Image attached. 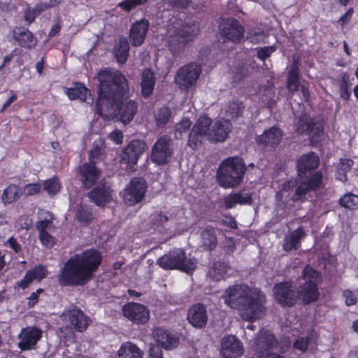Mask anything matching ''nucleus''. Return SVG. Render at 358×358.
I'll return each instance as SVG.
<instances>
[{
    "label": "nucleus",
    "instance_id": "obj_9",
    "mask_svg": "<svg viewBox=\"0 0 358 358\" xmlns=\"http://www.w3.org/2000/svg\"><path fill=\"white\" fill-rule=\"evenodd\" d=\"M157 263L164 269H180L186 273L194 271L197 265L196 259L187 257L181 249H174L165 254L157 259Z\"/></svg>",
    "mask_w": 358,
    "mask_h": 358
},
{
    "label": "nucleus",
    "instance_id": "obj_35",
    "mask_svg": "<svg viewBox=\"0 0 358 358\" xmlns=\"http://www.w3.org/2000/svg\"><path fill=\"white\" fill-rule=\"evenodd\" d=\"M251 202V196L246 192L229 194L224 199V205L227 208H231L236 204H249Z\"/></svg>",
    "mask_w": 358,
    "mask_h": 358
},
{
    "label": "nucleus",
    "instance_id": "obj_12",
    "mask_svg": "<svg viewBox=\"0 0 358 358\" xmlns=\"http://www.w3.org/2000/svg\"><path fill=\"white\" fill-rule=\"evenodd\" d=\"M145 192V181L142 178H134L124 190V202L128 206H134L143 199Z\"/></svg>",
    "mask_w": 358,
    "mask_h": 358
},
{
    "label": "nucleus",
    "instance_id": "obj_31",
    "mask_svg": "<svg viewBox=\"0 0 358 358\" xmlns=\"http://www.w3.org/2000/svg\"><path fill=\"white\" fill-rule=\"evenodd\" d=\"M143 351L131 342L122 343L117 351V358H143Z\"/></svg>",
    "mask_w": 358,
    "mask_h": 358
},
{
    "label": "nucleus",
    "instance_id": "obj_63",
    "mask_svg": "<svg viewBox=\"0 0 358 358\" xmlns=\"http://www.w3.org/2000/svg\"><path fill=\"white\" fill-rule=\"evenodd\" d=\"M4 245L13 249L15 252H18L20 250V245L13 237H10L7 242L4 243Z\"/></svg>",
    "mask_w": 358,
    "mask_h": 358
},
{
    "label": "nucleus",
    "instance_id": "obj_45",
    "mask_svg": "<svg viewBox=\"0 0 358 358\" xmlns=\"http://www.w3.org/2000/svg\"><path fill=\"white\" fill-rule=\"evenodd\" d=\"M267 34L259 29L251 30L248 33L247 41L252 44H258L260 43H266Z\"/></svg>",
    "mask_w": 358,
    "mask_h": 358
},
{
    "label": "nucleus",
    "instance_id": "obj_48",
    "mask_svg": "<svg viewBox=\"0 0 358 358\" xmlns=\"http://www.w3.org/2000/svg\"><path fill=\"white\" fill-rule=\"evenodd\" d=\"M340 203L341 206L345 208H357L358 206V196L352 194H345L342 198H341Z\"/></svg>",
    "mask_w": 358,
    "mask_h": 358
},
{
    "label": "nucleus",
    "instance_id": "obj_47",
    "mask_svg": "<svg viewBox=\"0 0 358 358\" xmlns=\"http://www.w3.org/2000/svg\"><path fill=\"white\" fill-rule=\"evenodd\" d=\"M192 122L188 118H182L181 121L175 126V136L176 138H181L184 133H186L190 128Z\"/></svg>",
    "mask_w": 358,
    "mask_h": 358
},
{
    "label": "nucleus",
    "instance_id": "obj_30",
    "mask_svg": "<svg viewBox=\"0 0 358 358\" xmlns=\"http://www.w3.org/2000/svg\"><path fill=\"white\" fill-rule=\"evenodd\" d=\"M318 164L319 158L313 152L302 156L297 163L299 176H302L306 171L316 169Z\"/></svg>",
    "mask_w": 358,
    "mask_h": 358
},
{
    "label": "nucleus",
    "instance_id": "obj_18",
    "mask_svg": "<svg viewBox=\"0 0 358 358\" xmlns=\"http://www.w3.org/2000/svg\"><path fill=\"white\" fill-rule=\"evenodd\" d=\"M275 348L276 341L273 336L266 330H261L254 343V349L256 354L262 357L267 355L271 350Z\"/></svg>",
    "mask_w": 358,
    "mask_h": 358
},
{
    "label": "nucleus",
    "instance_id": "obj_59",
    "mask_svg": "<svg viewBox=\"0 0 358 358\" xmlns=\"http://www.w3.org/2000/svg\"><path fill=\"white\" fill-rule=\"evenodd\" d=\"M294 347L301 352H305L308 347V338H298L294 344Z\"/></svg>",
    "mask_w": 358,
    "mask_h": 358
},
{
    "label": "nucleus",
    "instance_id": "obj_62",
    "mask_svg": "<svg viewBox=\"0 0 358 358\" xmlns=\"http://www.w3.org/2000/svg\"><path fill=\"white\" fill-rule=\"evenodd\" d=\"M44 290L41 288L38 289L36 292H33L30 296L28 298L29 300V306H34L38 300L39 296L43 293Z\"/></svg>",
    "mask_w": 358,
    "mask_h": 358
},
{
    "label": "nucleus",
    "instance_id": "obj_22",
    "mask_svg": "<svg viewBox=\"0 0 358 358\" xmlns=\"http://www.w3.org/2000/svg\"><path fill=\"white\" fill-rule=\"evenodd\" d=\"M301 87L302 95L306 101L308 99L309 93L304 86H301L299 83V65L296 62L291 66L287 76V87L290 92L299 90Z\"/></svg>",
    "mask_w": 358,
    "mask_h": 358
},
{
    "label": "nucleus",
    "instance_id": "obj_61",
    "mask_svg": "<svg viewBox=\"0 0 358 358\" xmlns=\"http://www.w3.org/2000/svg\"><path fill=\"white\" fill-rule=\"evenodd\" d=\"M148 358H163L162 350L158 345H152L149 349Z\"/></svg>",
    "mask_w": 358,
    "mask_h": 358
},
{
    "label": "nucleus",
    "instance_id": "obj_14",
    "mask_svg": "<svg viewBox=\"0 0 358 358\" xmlns=\"http://www.w3.org/2000/svg\"><path fill=\"white\" fill-rule=\"evenodd\" d=\"M124 317L136 324H145L150 319V311L143 304L128 303L122 308Z\"/></svg>",
    "mask_w": 358,
    "mask_h": 358
},
{
    "label": "nucleus",
    "instance_id": "obj_10",
    "mask_svg": "<svg viewBox=\"0 0 358 358\" xmlns=\"http://www.w3.org/2000/svg\"><path fill=\"white\" fill-rule=\"evenodd\" d=\"M200 73L201 69L196 64H186L178 70L175 82L180 89L189 90L196 84Z\"/></svg>",
    "mask_w": 358,
    "mask_h": 358
},
{
    "label": "nucleus",
    "instance_id": "obj_21",
    "mask_svg": "<svg viewBox=\"0 0 358 358\" xmlns=\"http://www.w3.org/2000/svg\"><path fill=\"white\" fill-rule=\"evenodd\" d=\"M322 185V175L320 172H316L311 176L307 182H303L299 185L296 189L293 199H301L307 192L320 188Z\"/></svg>",
    "mask_w": 358,
    "mask_h": 358
},
{
    "label": "nucleus",
    "instance_id": "obj_4",
    "mask_svg": "<svg viewBox=\"0 0 358 358\" xmlns=\"http://www.w3.org/2000/svg\"><path fill=\"white\" fill-rule=\"evenodd\" d=\"M318 278L319 273L315 270L310 266H306L303 273V280L305 282L297 294L291 284L281 282L276 285L273 289L274 297L283 306L294 305L298 298L306 303L315 301L318 297L315 285Z\"/></svg>",
    "mask_w": 358,
    "mask_h": 358
},
{
    "label": "nucleus",
    "instance_id": "obj_55",
    "mask_svg": "<svg viewBox=\"0 0 358 358\" xmlns=\"http://www.w3.org/2000/svg\"><path fill=\"white\" fill-rule=\"evenodd\" d=\"M188 0H173L171 3L168 0H164L161 3L159 8L164 7V9H169V6H175L177 7H185L188 5Z\"/></svg>",
    "mask_w": 358,
    "mask_h": 358
},
{
    "label": "nucleus",
    "instance_id": "obj_54",
    "mask_svg": "<svg viewBox=\"0 0 358 358\" xmlns=\"http://www.w3.org/2000/svg\"><path fill=\"white\" fill-rule=\"evenodd\" d=\"M276 50V48L273 45L261 48L257 50V57L264 60L267 57H270L271 55Z\"/></svg>",
    "mask_w": 358,
    "mask_h": 358
},
{
    "label": "nucleus",
    "instance_id": "obj_36",
    "mask_svg": "<svg viewBox=\"0 0 358 358\" xmlns=\"http://www.w3.org/2000/svg\"><path fill=\"white\" fill-rule=\"evenodd\" d=\"M22 195L21 186L10 185L4 189L1 199L4 204H10L17 201Z\"/></svg>",
    "mask_w": 358,
    "mask_h": 358
},
{
    "label": "nucleus",
    "instance_id": "obj_13",
    "mask_svg": "<svg viewBox=\"0 0 358 358\" xmlns=\"http://www.w3.org/2000/svg\"><path fill=\"white\" fill-rule=\"evenodd\" d=\"M43 331L34 327H27L22 329L18 334V348L22 350H31L36 348L38 341L42 337Z\"/></svg>",
    "mask_w": 358,
    "mask_h": 358
},
{
    "label": "nucleus",
    "instance_id": "obj_5",
    "mask_svg": "<svg viewBox=\"0 0 358 358\" xmlns=\"http://www.w3.org/2000/svg\"><path fill=\"white\" fill-rule=\"evenodd\" d=\"M231 128V122L227 120H217L213 123L210 117L201 116L189 133L188 145L193 150H197L204 138L211 142H223L228 137Z\"/></svg>",
    "mask_w": 358,
    "mask_h": 358
},
{
    "label": "nucleus",
    "instance_id": "obj_32",
    "mask_svg": "<svg viewBox=\"0 0 358 358\" xmlns=\"http://www.w3.org/2000/svg\"><path fill=\"white\" fill-rule=\"evenodd\" d=\"M155 85V76L150 69H145L141 73V92L144 97L150 96Z\"/></svg>",
    "mask_w": 358,
    "mask_h": 358
},
{
    "label": "nucleus",
    "instance_id": "obj_1",
    "mask_svg": "<svg viewBox=\"0 0 358 358\" xmlns=\"http://www.w3.org/2000/svg\"><path fill=\"white\" fill-rule=\"evenodd\" d=\"M99 82L98 99L95 111L104 120H110L119 116L124 124H129L137 112L135 101L129 100L128 82L121 72L106 69L97 75Z\"/></svg>",
    "mask_w": 358,
    "mask_h": 358
},
{
    "label": "nucleus",
    "instance_id": "obj_7",
    "mask_svg": "<svg viewBox=\"0 0 358 358\" xmlns=\"http://www.w3.org/2000/svg\"><path fill=\"white\" fill-rule=\"evenodd\" d=\"M63 327L60 328L65 343H73L75 334L73 331H84L89 325L90 318L81 310L71 307L65 310L60 316Z\"/></svg>",
    "mask_w": 358,
    "mask_h": 358
},
{
    "label": "nucleus",
    "instance_id": "obj_29",
    "mask_svg": "<svg viewBox=\"0 0 358 358\" xmlns=\"http://www.w3.org/2000/svg\"><path fill=\"white\" fill-rule=\"evenodd\" d=\"M66 94L70 99H79L88 103H92L93 100L90 91L81 84H77L73 87L68 89Z\"/></svg>",
    "mask_w": 358,
    "mask_h": 358
},
{
    "label": "nucleus",
    "instance_id": "obj_42",
    "mask_svg": "<svg viewBox=\"0 0 358 358\" xmlns=\"http://www.w3.org/2000/svg\"><path fill=\"white\" fill-rule=\"evenodd\" d=\"M228 267L224 262H216L209 271L208 275L214 280H221L226 274Z\"/></svg>",
    "mask_w": 358,
    "mask_h": 358
},
{
    "label": "nucleus",
    "instance_id": "obj_43",
    "mask_svg": "<svg viewBox=\"0 0 358 358\" xmlns=\"http://www.w3.org/2000/svg\"><path fill=\"white\" fill-rule=\"evenodd\" d=\"M43 189L50 196L55 195L60 191L61 184L57 178H52L43 182Z\"/></svg>",
    "mask_w": 358,
    "mask_h": 358
},
{
    "label": "nucleus",
    "instance_id": "obj_51",
    "mask_svg": "<svg viewBox=\"0 0 358 358\" xmlns=\"http://www.w3.org/2000/svg\"><path fill=\"white\" fill-rule=\"evenodd\" d=\"M38 237L42 245L47 248H52L55 243V238L48 231H38Z\"/></svg>",
    "mask_w": 358,
    "mask_h": 358
},
{
    "label": "nucleus",
    "instance_id": "obj_6",
    "mask_svg": "<svg viewBox=\"0 0 358 358\" xmlns=\"http://www.w3.org/2000/svg\"><path fill=\"white\" fill-rule=\"evenodd\" d=\"M199 26L195 22L183 24L171 21L167 29L166 44L173 55L182 53L199 34Z\"/></svg>",
    "mask_w": 358,
    "mask_h": 358
},
{
    "label": "nucleus",
    "instance_id": "obj_53",
    "mask_svg": "<svg viewBox=\"0 0 358 358\" xmlns=\"http://www.w3.org/2000/svg\"><path fill=\"white\" fill-rule=\"evenodd\" d=\"M273 94L274 92L271 87L265 90V94L264 96L262 97V104L264 106L271 108L274 105V101L273 99Z\"/></svg>",
    "mask_w": 358,
    "mask_h": 358
},
{
    "label": "nucleus",
    "instance_id": "obj_23",
    "mask_svg": "<svg viewBox=\"0 0 358 358\" xmlns=\"http://www.w3.org/2000/svg\"><path fill=\"white\" fill-rule=\"evenodd\" d=\"M89 197L99 206H104L113 200L110 187L101 184L89 193Z\"/></svg>",
    "mask_w": 358,
    "mask_h": 358
},
{
    "label": "nucleus",
    "instance_id": "obj_28",
    "mask_svg": "<svg viewBox=\"0 0 358 358\" xmlns=\"http://www.w3.org/2000/svg\"><path fill=\"white\" fill-rule=\"evenodd\" d=\"M282 134L280 129L276 127L264 131V133L259 136L257 142L259 144L275 145L278 144L282 140Z\"/></svg>",
    "mask_w": 358,
    "mask_h": 358
},
{
    "label": "nucleus",
    "instance_id": "obj_41",
    "mask_svg": "<svg viewBox=\"0 0 358 358\" xmlns=\"http://www.w3.org/2000/svg\"><path fill=\"white\" fill-rule=\"evenodd\" d=\"M41 220L36 223V227L38 231H48L53 228V215L48 211H41Z\"/></svg>",
    "mask_w": 358,
    "mask_h": 358
},
{
    "label": "nucleus",
    "instance_id": "obj_26",
    "mask_svg": "<svg viewBox=\"0 0 358 358\" xmlns=\"http://www.w3.org/2000/svg\"><path fill=\"white\" fill-rule=\"evenodd\" d=\"M47 274L48 271L44 266L41 265L36 266L34 268L29 270L24 277L17 285L22 289H24L34 281H40L45 278Z\"/></svg>",
    "mask_w": 358,
    "mask_h": 358
},
{
    "label": "nucleus",
    "instance_id": "obj_3",
    "mask_svg": "<svg viewBox=\"0 0 358 358\" xmlns=\"http://www.w3.org/2000/svg\"><path fill=\"white\" fill-rule=\"evenodd\" d=\"M101 261L95 250H88L69 259L57 276L62 285H83L91 279Z\"/></svg>",
    "mask_w": 358,
    "mask_h": 358
},
{
    "label": "nucleus",
    "instance_id": "obj_8",
    "mask_svg": "<svg viewBox=\"0 0 358 358\" xmlns=\"http://www.w3.org/2000/svg\"><path fill=\"white\" fill-rule=\"evenodd\" d=\"M245 171V164L241 159L228 158L220 165L217 173V182L224 188L234 187L242 182Z\"/></svg>",
    "mask_w": 358,
    "mask_h": 358
},
{
    "label": "nucleus",
    "instance_id": "obj_34",
    "mask_svg": "<svg viewBox=\"0 0 358 358\" xmlns=\"http://www.w3.org/2000/svg\"><path fill=\"white\" fill-rule=\"evenodd\" d=\"M305 236L303 228L299 227L286 238L283 248L286 251L296 250L300 246V240Z\"/></svg>",
    "mask_w": 358,
    "mask_h": 358
},
{
    "label": "nucleus",
    "instance_id": "obj_2",
    "mask_svg": "<svg viewBox=\"0 0 358 358\" xmlns=\"http://www.w3.org/2000/svg\"><path fill=\"white\" fill-rule=\"evenodd\" d=\"M224 303L237 310L238 315L244 320L254 322L266 313V299L258 288L247 285H235L228 287L222 295Z\"/></svg>",
    "mask_w": 358,
    "mask_h": 358
},
{
    "label": "nucleus",
    "instance_id": "obj_44",
    "mask_svg": "<svg viewBox=\"0 0 358 358\" xmlns=\"http://www.w3.org/2000/svg\"><path fill=\"white\" fill-rule=\"evenodd\" d=\"M156 124L159 127H164L171 118L170 110L166 107L159 108L155 115Z\"/></svg>",
    "mask_w": 358,
    "mask_h": 358
},
{
    "label": "nucleus",
    "instance_id": "obj_58",
    "mask_svg": "<svg viewBox=\"0 0 358 358\" xmlns=\"http://www.w3.org/2000/svg\"><path fill=\"white\" fill-rule=\"evenodd\" d=\"M40 5L38 4L37 6L36 9H27L25 11L24 18L25 20L29 22V23L32 22L37 15L39 14V13L41 11L40 10Z\"/></svg>",
    "mask_w": 358,
    "mask_h": 358
},
{
    "label": "nucleus",
    "instance_id": "obj_49",
    "mask_svg": "<svg viewBox=\"0 0 358 358\" xmlns=\"http://www.w3.org/2000/svg\"><path fill=\"white\" fill-rule=\"evenodd\" d=\"M22 195L32 196L38 194L41 189V184L29 183L21 186Z\"/></svg>",
    "mask_w": 358,
    "mask_h": 358
},
{
    "label": "nucleus",
    "instance_id": "obj_33",
    "mask_svg": "<svg viewBox=\"0 0 358 358\" xmlns=\"http://www.w3.org/2000/svg\"><path fill=\"white\" fill-rule=\"evenodd\" d=\"M129 51V45L126 38H120L114 46L113 52L117 61L120 64L126 62Z\"/></svg>",
    "mask_w": 358,
    "mask_h": 358
},
{
    "label": "nucleus",
    "instance_id": "obj_15",
    "mask_svg": "<svg viewBox=\"0 0 358 358\" xmlns=\"http://www.w3.org/2000/svg\"><path fill=\"white\" fill-rule=\"evenodd\" d=\"M145 143L141 141H132L124 150L122 154V161L127 164L130 171H134V166L137 164L139 157L143 153Z\"/></svg>",
    "mask_w": 358,
    "mask_h": 358
},
{
    "label": "nucleus",
    "instance_id": "obj_20",
    "mask_svg": "<svg viewBox=\"0 0 358 358\" xmlns=\"http://www.w3.org/2000/svg\"><path fill=\"white\" fill-rule=\"evenodd\" d=\"M187 318L194 327L199 329L204 327L208 321L206 307L200 303L192 306L188 310Z\"/></svg>",
    "mask_w": 358,
    "mask_h": 358
},
{
    "label": "nucleus",
    "instance_id": "obj_19",
    "mask_svg": "<svg viewBox=\"0 0 358 358\" xmlns=\"http://www.w3.org/2000/svg\"><path fill=\"white\" fill-rule=\"evenodd\" d=\"M149 27V22L146 20H141L131 25L129 37L133 46H140L143 43Z\"/></svg>",
    "mask_w": 358,
    "mask_h": 358
},
{
    "label": "nucleus",
    "instance_id": "obj_52",
    "mask_svg": "<svg viewBox=\"0 0 358 358\" xmlns=\"http://www.w3.org/2000/svg\"><path fill=\"white\" fill-rule=\"evenodd\" d=\"M148 0H124L118 4V6L126 11H130L138 6L145 3Z\"/></svg>",
    "mask_w": 358,
    "mask_h": 358
},
{
    "label": "nucleus",
    "instance_id": "obj_40",
    "mask_svg": "<svg viewBox=\"0 0 358 358\" xmlns=\"http://www.w3.org/2000/svg\"><path fill=\"white\" fill-rule=\"evenodd\" d=\"M353 165V161L350 159H341L337 165V171L336 178L338 180L344 182L347 180V173L351 169Z\"/></svg>",
    "mask_w": 358,
    "mask_h": 358
},
{
    "label": "nucleus",
    "instance_id": "obj_17",
    "mask_svg": "<svg viewBox=\"0 0 358 358\" xmlns=\"http://www.w3.org/2000/svg\"><path fill=\"white\" fill-rule=\"evenodd\" d=\"M219 29L222 36L233 42L240 41L243 36V27L234 19L223 20L220 23Z\"/></svg>",
    "mask_w": 358,
    "mask_h": 358
},
{
    "label": "nucleus",
    "instance_id": "obj_24",
    "mask_svg": "<svg viewBox=\"0 0 358 358\" xmlns=\"http://www.w3.org/2000/svg\"><path fill=\"white\" fill-rule=\"evenodd\" d=\"M81 180L85 187H91L99 178V171L92 162L85 163L80 168Z\"/></svg>",
    "mask_w": 358,
    "mask_h": 358
},
{
    "label": "nucleus",
    "instance_id": "obj_46",
    "mask_svg": "<svg viewBox=\"0 0 358 358\" xmlns=\"http://www.w3.org/2000/svg\"><path fill=\"white\" fill-rule=\"evenodd\" d=\"M243 108L244 106L241 102H232L229 103L226 110L227 115L231 118L237 117L241 114Z\"/></svg>",
    "mask_w": 358,
    "mask_h": 358
},
{
    "label": "nucleus",
    "instance_id": "obj_64",
    "mask_svg": "<svg viewBox=\"0 0 358 358\" xmlns=\"http://www.w3.org/2000/svg\"><path fill=\"white\" fill-rule=\"evenodd\" d=\"M62 3V0H48V2L41 3L40 10H44L49 8L56 6Z\"/></svg>",
    "mask_w": 358,
    "mask_h": 358
},
{
    "label": "nucleus",
    "instance_id": "obj_37",
    "mask_svg": "<svg viewBox=\"0 0 358 358\" xmlns=\"http://www.w3.org/2000/svg\"><path fill=\"white\" fill-rule=\"evenodd\" d=\"M15 38L19 44L26 48H31L36 44V40L29 30H17L14 31Z\"/></svg>",
    "mask_w": 358,
    "mask_h": 358
},
{
    "label": "nucleus",
    "instance_id": "obj_27",
    "mask_svg": "<svg viewBox=\"0 0 358 358\" xmlns=\"http://www.w3.org/2000/svg\"><path fill=\"white\" fill-rule=\"evenodd\" d=\"M320 124H314L311 117L307 115H303L298 121L297 131L299 133H307L309 135L315 136L321 131Z\"/></svg>",
    "mask_w": 358,
    "mask_h": 358
},
{
    "label": "nucleus",
    "instance_id": "obj_50",
    "mask_svg": "<svg viewBox=\"0 0 358 358\" xmlns=\"http://www.w3.org/2000/svg\"><path fill=\"white\" fill-rule=\"evenodd\" d=\"M96 145L90 152V162L95 163V159L101 157L103 152V142L101 139L99 138L95 141Z\"/></svg>",
    "mask_w": 358,
    "mask_h": 358
},
{
    "label": "nucleus",
    "instance_id": "obj_60",
    "mask_svg": "<svg viewBox=\"0 0 358 358\" xmlns=\"http://www.w3.org/2000/svg\"><path fill=\"white\" fill-rule=\"evenodd\" d=\"M343 296L345 299V304L348 306L355 305L357 301L355 294L350 290L344 291Z\"/></svg>",
    "mask_w": 358,
    "mask_h": 358
},
{
    "label": "nucleus",
    "instance_id": "obj_39",
    "mask_svg": "<svg viewBox=\"0 0 358 358\" xmlns=\"http://www.w3.org/2000/svg\"><path fill=\"white\" fill-rule=\"evenodd\" d=\"M203 246L208 250L213 249L217 245V238L213 228L206 227L201 234Z\"/></svg>",
    "mask_w": 358,
    "mask_h": 358
},
{
    "label": "nucleus",
    "instance_id": "obj_16",
    "mask_svg": "<svg viewBox=\"0 0 358 358\" xmlns=\"http://www.w3.org/2000/svg\"><path fill=\"white\" fill-rule=\"evenodd\" d=\"M241 341L233 335H227L221 339L220 354L224 358H238L243 353Z\"/></svg>",
    "mask_w": 358,
    "mask_h": 358
},
{
    "label": "nucleus",
    "instance_id": "obj_57",
    "mask_svg": "<svg viewBox=\"0 0 358 358\" xmlns=\"http://www.w3.org/2000/svg\"><path fill=\"white\" fill-rule=\"evenodd\" d=\"M108 139L113 141L114 143L119 145L123 141V134L121 131L115 129L108 135Z\"/></svg>",
    "mask_w": 358,
    "mask_h": 358
},
{
    "label": "nucleus",
    "instance_id": "obj_25",
    "mask_svg": "<svg viewBox=\"0 0 358 358\" xmlns=\"http://www.w3.org/2000/svg\"><path fill=\"white\" fill-rule=\"evenodd\" d=\"M153 336L156 342L166 350L175 348L178 343V338L162 328H156L153 331Z\"/></svg>",
    "mask_w": 358,
    "mask_h": 358
},
{
    "label": "nucleus",
    "instance_id": "obj_38",
    "mask_svg": "<svg viewBox=\"0 0 358 358\" xmlns=\"http://www.w3.org/2000/svg\"><path fill=\"white\" fill-rule=\"evenodd\" d=\"M75 217L80 224L86 225L92 218V210L87 205L80 203L75 212Z\"/></svg>",
    "mask_w": 358,
    "mask_h": 358
},
{
    "label": "nucleus",
    "instance_id": "obj_11",
    "mask_svg": "<svg viewBox=\"0 0 358 358\" xmlns=\"http://www.w3.org/2000/svg\"><path fill=\"white\" fill-rule=\"evenodd\" d=\"M173 154L171 139L167 136L159 138L152 148L151 160L159 165L168 163Z\"/></svg>",
    "mask_w": 358,
    "mask_h": 358
},
{
    "label": "nucleus",
    "instance_id": "obj_56",
    "mask_svg": "<svg viewBox=\"0 0 358 358\" xmlns=\"http://www.w3.org/2000/svg\"><path fill=\"white\" fill-rule=\"evenodd\" d=\"M340 94L341 97L345 100H348L351 95V91L345 77L343 78V81L340 86Z\"/></svg>",
    "mask_w": 358,
    "mask_h": 358
}]
</instances>
